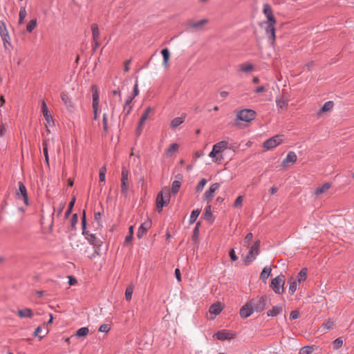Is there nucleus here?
Here are the masks:
<instances>
[{
    "instance_id": "obj_32",
    "label": "nucleus",
    "mask_w": 354,
    "mask_h": 354,
    "mask_svg": "<svg viewBox=\"0 0 354 354\" xmlns=\"http://www.w3.org/2000/svg\"><path fill=\"white\" fill-rule=\"evenodd\" d=\"M61 98L63 102L64 103L65 106L67 107V109H70L73 107V104L71 102V100L68 95L65 93H61Z\"/></svg>"
},
{
    "instance_id": "obj_10",
    "label": "nucleus",
    "mask_w": 354,
    "mask_h": 354,
    "mask_svg": "<svg viewBox=\"0 0 354 354\" xmlns=\"http://www.w3.org/2000/svg\"><path fill=\"white\" fill-rule=\"evenodd\" d=\"M259 246L260 241H257L250 248L248 254L245 257L244 259L246 264H249L256 259V256L258 254Z\"/></svg>"
},
{
    "instance_id": "obj_56",
    "label": "nucleus",
    "mask_w": 354,
    "mask_h": 354,
    "mask_svg": "<svg viewBox=\"0 0 354 354\" xmlns=\"http://www.w3.org/2000/svg\"><path fill=\"white\" fill-rule=\"evenodd\" d=\"M87 239L89 243L93 245H96L97 244L96 237L93 234L89 235V237H88Z\"/></svg>"
},
{
    "instance_id": "obj_61",
    "label": "nucleus",
    "mask_w": 354,
    "mask_h": 354,
    "mask_svg": "<svg viewBox=\"0 0 354 354\" xmlns=\"http://www.w3.org/2000/svg\"><path fill=\"white\" fill-rule=\"evenodd\" d=\"M71 225L73 227L77 222V214H74L71 218Z\"/></svg>"
},
{
    "instance_id": "obj_60",
    "label": "nucleus",
    "mask_w": 354,
    "mask_h": 354,
    "mask_svg": "<svg viewBox=\"0 0 354 354\" xmlns=\"http://www.w3.org/2000/svg\"><path fill=\"white\" fill-rule=\"evenodd\" d=\"M175 275H176V279L178 282L181 281V274H180V271L178 268H176L175 270Z\"/></svg>"
},
{
    "instance_id": "obj_20",
    "label": "nucleus",
    "mask_w": 354,
    "mask_h": 354,
    "mask_svg": "<svg viewBox=\"0 0 354 354\" xmlns=\"http://www.w3.org/2000/svg\"><path fill=\"white\" fill-rule=\"evenodd\" d=\"M333 106L334 103L333 101H328L325 102L323 106L317 113V116L318 118H321L324 113L330 111L333 109Z\"/></svg>"
},
{
    "instance_id": "obj_13",
    "label": "nucleus",
    "mask_w": 354,
    "mask_h": 354,
    "mask_svg": "<svg viewBox=\"0 0 354 354\" xmlns=\"http://www.w3.org/2000/svg\"><path fill=\"white\" fill-rule=\"evenodd\" d=\"M263 13L266 18L265 21L277 23V19L273 14L272 9L268 3H264L263 5Z\"/></svg>"
},
{
    "instance_id": "obj_25",
    "label": "nucleus",
    "mask_w": 354,
    "mask_h": 354,
    "mask_svg": "<svg viewBox=\"0 0 354 354\" xmlns=\"http://www.w3.org/2000/svg\"><path fill=\"white\" fill-rule=\"evenodd\" d=\"M92 98H93V108L99 106V94L97 92V86L93 85L92 86Z\"/></svg>"
},
{
    "instance_id": "obj_3",
    "label": "nucleus",
    "mask_w": 354,
    "mask_h": 354,
    "mask_svg": "<svg viewBox=\"0 0 354 354\" xmlns=\"http://www.w3.org/2000/svg\"><path fill=\"white\" fill-rule=\"evenodd\" d=\"M277 23L270 21H263L261 27L265 30L268 40L272 46H274L276 40L275 26Z\"/></svg>"
},
{
    "instance_id": "obj_30",
    "label": "nucleus",
    "mask_w": 354,
    "mask_h": 354,
    "mask_svg": "<svg viewBox=\"0 0 354 354\" xmlns=\"http://www.w3.org/2000/svg\"><path fill=\"white\" fill-rule=\"evenodd\" d=\"M276 104H277V106L279 109H287V107H288V100L283 97H277Z\"/></svg>"
},
{
    "instance_id": "obj_31",
    "label": "nucleus",
    "mask_w": 354,
    "mask_h": 354,
    "mask_svg": "<svg viewBox=\"0 0 354 354\" xmlns=\"http://www.w3.org/2000/svg\"><path fill=\"white\" fill-rule=\"evenodd\" d=\"M282 311V307L280 306H275L272 309L267 311L268 316L274 317L277 316Z\"/></svg>"
},
{
    "instance_id": "obj_16",
    "label": "nucleus",
    "mask_w": 354,
    "mask_h": 354,
    "mask_svg": "<svg viewBox=\"0 0 354 354\" xmlns=\"http://www.w3.org/2000/svg\"><path fill=\"white\" fill-rule=\"evenodd\" d=\"M214 337L218 340H225L234 338V334L227 330H221L214 334Z\"/></svg>"
},
{
    "instance_id": "obj_15",
    "label": "nucleus",
    "mask_w": 354,
    "mask_h": 354,
    "mask_svg": "<svg viewBox=\"0 0 354 354\" xmlns=\"http://www.w3.org/2000/svg\"><path fill=\"white\" fill-rule=\"evenodd\" d=\"M331 186L332 184L328 182L317 186L315 189L314 196L317 198L321 195L326 194L330 189Z\"/></svg>"
},
{
    "instance_id": "obj_55",
    "label": "nucleus",
    "mask_w": 354,
    "mask_h": 354,
    "mask_svg": "<svg viewBox=\"0 0 354 354\" xmlns=\"http://www.w3.org/2000/svg\"><path fill=\"white\" fill-rule=\"evenodd\" d=\"M74 203H75V199H73L71 202H70L69 205H68V208L67 211L65 213V217L66 218H67L68 216V215L71 214V212L72 208L73 207Z\"/></svg>"
},
{
    "instance_id": "obj_28",
    "label": "nucleus",
    "mask_w": 354,
    "mask_h": 354,
    "mask_svg": "<svg viewBox=\"0 0 354 354\" xmlns=\"http://www.w3.org/2000/svg\"><path fill=\"white\" fill-rule=\"evenodd\" d=\"M288 283H289V293L290 295H293L295 291L297 290V284L299 283L297 280L294 278V277H291L289 281H288Z\"/></svg>"
},
{
    "instance_id": "obj_18",
    "label": "nucleus",
    "mask_w": 354,
    "mask_h": 354,
    "mask_svg": "<svg viewBox=\"0 0 354 354\" xmlns=\"http://www.w3.org/2000/svg\"><path fill=\"white\" fill-rule=\"evenodd\" d=\"M151 227V221H146L140 226L138 231L137 232V236L138 239H141L144 234L147 232V231Z\"/></svg>"
},
{
    "instance_id": "obj_39",
    "label": "nucleus",
    "mask_w": 354,
    "mask_h": 354,
    "mask_svg": "<svg viewBox=\"0 0 354 354\" xmlns=\"http://www.w3.org/2000/svg\"><path fill=\"white\" fill-rule=\"evenodd\" d=\"M314 350V346H304L299 350V354H311Z\"/></svg>"
},
{
    "instance_id": "obj_26",
    "label": "nucleus",
    "mask_w": 354,
    "mask_h": 354,
    "mask_svg": "<svg viewBox=\"0 0 354 354\" xmlns=\"http://www.w3.org/2000/svg\"><path fill=\"white\" fill-rule=\"evenodd\" d=\"M223 309V306L221 303H215L212 304L209 309V313L210 314H214V315H217L220 314Z\"/></svg>"
},
{
    "instance_id": "obj_51",
    "label": "nucleus",
    "mask_w": 354,
    "mask_h": 354,
    "mask_svg": "<svg viewBox=\"0 0 354 354\" xmlns=\"http://www.w3.org/2000/svg\"><path fill=\"white\" fill-rule=\"evenodd\" d=\"M41 332V326H38L35 332H34V336L35 337H39V339H42L48 332V329H46L45 333L43 335H40V333Z\"/></svg>"
},
{
    "instance_id": "obj_17",
    "label": "nucleus",
    "mask_w": 354,
    "mask_h": 354,
    "mask_svg": "<svg viewBox=\"0 0 354 354\" xmlns=\"http://www.w3.org/2000/svg\"><path fill=\"white\" fill-rule=\"evenodd\" d=\"M41 111L46 121V127L53 123L52 116L50 115L47 105L44 101L41 102Z\"/></svg>"
},
{
    "instance_id": "obj_29",
    "label": "nucleus",
    "mask_w": 354,
    "mask_h": 354,
    "mask_svg": "<svg viewBox=\"0 0 354 354\" xmlns=\"http://www.w3.org/2000/svg\"><path fill=\"white\" fill-rule=\"evenodd\" d=\"M161 54L163 57V66L165 68L168 67V63L170 57V52L168 48H164L161 50Z\"/></svg>"
},
{
    "instance_id": "obj_34",
    "label": "nucleus",
    "mask_w": 354,
    "mask_h": 354,
    "mask_svg": "<svg viewBox=\"0 0 354 354\" xmlns=\"http://www.w3.org/2000/svg\"><path fill=\"white\" fill-rule=\"evenodd\" d=\"M307 274H308V269L304 268L299 272L296 279L297 280V281L299 283L303 282L306 279Z\"/></svg>"
},
{
    "instance_id": "obj_54",
    "label": "nucleus",
    "mask_w": 354,
    "mask_h": 354,
    "mask_svg": "<svg viewBox=\"0 0 354 354\" xmlns=\"http://www.w3.org/2000/svg\"><path fill=\"white\" fill-rule=\"evenodd\" d=\"M110 330V326L108 324H102L99 328V331L102 333H108Z\"/></svg>"
},
{
    "instance_id": "obj_58",
    "label": "nucleus",
    "mask_w": 354,
    "mask_h": 354,
    "mask_svg": "<svg viewBox=\"0 0 354 354\" xmlns=\"http://www.w3.org/2000/svg\"><path fill=\"white\" fill-rule=\"evenodd\" d=\"M266 91V88L264 86H257L255 89H254V92L255 93H261Z\"/></svg>"
},
{
    "instance_id": "obj_64",
    "label": "nucleus",
    "mask_w": 354,
    "mask_h": 354,
    "mask_svg": "<svg viewBox=\"0 0 354 354\" xmlns=\"http://www.w3.org/2000/svg\"><path fill=\"white\" fill-rule=\"evenodd\" d=\"M131 63V60L130 59H128L127 61H125L124 62V72H128L129 71V64Z\"/></svg>"
},
{
    "instance_id": "obj_22",
    "label": "nucleus",
    "mask_w": 354,
    "mask_h": 354,
    "mask_svg": "<svg viewBox=\"0 0 354 354\" xmlns=\"http://www.w3.org/2000/svg\"><path fill=\"white\" fill-rule=\"evenodd\" d=\"M91 31H92V36L93 41L95 42V47L98 46L99 45V39H100V32L98 26L95 24H93L91 25Z\"/></svg>"
},
{
    "instance_id": "obj_7",
    "label": "nucleus",
    "mask_w": 354,
    "mask_h": 354,
    "mask_svg": "<svg viewBox=\"0 0 354 354\" xmlns=\"http://www.w3.org/2000/svg\"><path fill=\"white\" fill-rule=\"evenodd\" d=\"M129 188V171L125 167L122 168L121 171V192L127 195Z\"/></svg>"
},
{
    "instance_id": "obj_38",
    "label": "nucleus",
    "mask_w": 354,
    "mask_h": 354,
    "mask_svg": "<svg viewBox=\"0 0 354 354\" xmlns=\"http://www.w3.org/2000/svg\"><path fill=\"white\" fill-rule=\"evenodd\" d=\"M271 268H269V267H265L261 273V275H260V277L261 279L263 280V281H266L268 277L270 276V273H271Z\"/></svg>"
},
{
    "instance_id": "obj_2",
    "label": "nucleus",
    "mask_w": 354,
    "mask_h": 354,
    "mask_svg": "<svg viewBox=\"0 0 354 354\" xmlns=\"http://www.w3.org/2000/svg\"><path fill=\"white\" fill-rule=\"evenodd\" d=\"M170 201V189L165 187L158 193L156 198V207L159 212L162 211L164 206L167 205Z\"/></svg>"
},
{
    "instance_id": "obj_49",
    "label": "nucleus",
    "mask_w": 354,
    "mask_h": 354,
    "mask_svg": "<svg viewBox=\"0 0 354 354\" xmlns=\"http://www.w3.org/2000/svg\"><path fill=\"white\" fill-rule=\"evenodd\" d=\"M243 197L242 196H238L234 201V207L241 208L243 205Z\"/></svg>"
},
{
    "instance_id": "obj_1",
    "label": "nucleus",
    "mask_w": 354,
    "mask_h": 354,
    "mask_svg": "<svg viewBox=\"0 0 354 354\" xmlns=\"http://www.w3.org/2000/svg\"><path fill=\"white\" fill-rule=\"evenodd\" d=\"M228 142L225 140L218 142L214 145L212 151L209 153V156L212 158L213 162L221 164L223 160V156L221 155L227 148Z\"/></svg>"
},
{
    "instance_id": "obj_46",
    "label": "nucleus",
    "mask_w": 354,
    "mask_h": 354,
    "mask_svg": "<svg viewBox=\"0 0 354 354\" xmlns=\"http://www.w3.org/2000/svg\"><path fill=\"white\" fill-rule=\"evenodd\" d=\"M200 214V210L199 209H194L192 211V212L191 213V215H190V218H189V223H194L196 218H198V216H199Z\"/></svg>"
},
{
    "instance_id": "obj_42",
    "label": "nucleus",
    "mask_w": 354,
    "mask_h": 354,
    "mask_svg": "<svg viewBox=\"0 0 354 354\" xmlns=\"http://www.w3.org/2000/svg\"><path fill=\"white\" fill-rule=\"evenodd\" d=\"M37 26V19H33L28 22L26 26V30L28 32H31Z\"/></svg>"
},
{
    "instance_id": "obj_9",
    "label": "nucleus",
    "mask_w": 354,
    "mask_h": 354,
    "mask_svg": "<svg viewBox=\"0 0 354 354\" xmlns=\"http://www.w3.org/2000/svg\"><path fill=\"white\" fill-rule=\"evenodd\" d=\"M283 141V136L277 135L275 136H273L272 138L267 140L263 143V147L267 150L272 149L279 145H280Z\"/></svg>"
},
{
    "instance_id": "obj_48",
    "label": "nucleus",
    "mask_w": 354,
    "mask_h": 354,
    "mask_svg": "<svg viewBox=\"0 0 354 354\" xmlns=\"http://www.w3.org/2000/svg\"><path fill=\"white\" fill-rule=\"evenodd\" d=\"M133 292V286H129L127 288L126 291H125V298L127 301H130L131 299Z\"/></svg>"
},
{
    "instance_id": "obj_57",
    "label": "nucleus",
    "mask_w": 354,
    "mask_h": 354,
    "mask_svg": "<svg viewBox=\"0 0 354 354\" xmlns=\"http://www.w3.org/2000/svg\"><path fill=\"white\" fill-rule=\"evenodd\" d=\"M299 313L298 310H292L291 311L290 314V318L292 319H296L299 318Z\"/></svg>"
},
{
    "instance_id": "obj_35",
    "label": "nucleus",
    "mask_w": 354,
    "mask_h": 354,
    "mask_svg": "<svg viewBox=\"0 0 354 354\" xmlns=\"http://www.w3.org/2000/svg\"><path fill=\"white\" fill-rule=\"evenodd\" d=\"M149 115H147V114L145 113H143L140 119V122H139V124H138V129L136 130V132L138 133V135H140L142 130V127L145 122V121L147 120Z\"/></svg>"
},
{
    "instance_id": "obj_36",
    "label": "nucleus",
    "mask_w": 354,
    "mask_h": 354,
    "mask_svg": "<svg viewBox=\"0 0 354 354\" xmlns=\"http://www.w3.org/2000/svg\"><path fill=\"white\" fill-rule=\"evenodd\" d=\"M185 121V116L174 118L170 124L171 128H176L180 125Z\"/></svg>"
},
{
    "instance_id": "obj_41",
    "label": "nucleus",
    "mask_w": 354,
    "mask_h": 354,
    "mask_svg": "<svg viewBox=\"0 0 354 354\" xmlns=\"http://www.w3.org/2000/svg\"><path fill=\"white\" fill-rule=\"evenodd\" d=\"M27 15L26 10L25 7H21L19 11V24H22L24 23V20L26 18Z\"/></svg>"
},
{
    "instance_id": "obj_19",
    "label": "nucleus",
    "mask_w": 354,
    "mask_h": 354,
    "mask_svg": "<svg viewBox=\"0 0 354 354\" xmlns=\"http://www.w3.org/2000/svg\"><path fill=\"white\" fill-rule=\"evenodd\" d=\"M253 312V308L250 305V303L248 302L244 306H243L240 309V315L243 318H247L250 317Z\"/></svg>"
},
{
    "instance_id": "obj_33",
    "label": "nucleus",
    "mask_w": 354,
    "mask_h": 354,
    "mask_svg": "<svg viewBox=\"0 0 354 354\" xmlns=\"http://www.w3.org/2000/svg\"><path fill=\"white\" fill-rule=\"evenodd\" d=\"M178 149V145L176 143H174L169 146V147L167 149L165 152V155L167 157L171 156L174 153H175Z\"/></svg>"
},
{
    "instance_id": "obj_12",
    "label": "nucleus",
    "mask_w": 354,
    "mask_h": 354,
    "mask_svg": "<svg viewBox=\"0 0 354 354\" xmlns=\"http://www.w3.org/2000/svg\"><path fill=\"white\" fill-rule=\"evenodd\" d=\"M0 35L3 41L5 48H7L8 46H10V37L6 24L3 21H0Z\"/></svg>"
},
{
    "instance_id": "obj_45",
    "label": "nucleus",
    "mask_w": 354,
    "mask_h": 354,
    "mask_svg": "<svg viewBox=\"0 0 354 354\" xmlns=\"http://www.w3.org/2000/svg\"><path fill=\"white\" fill-rule=\"evenodd\" d=\"M343 345L342 337H338L333 342V346L334 349L337 350L340 348Z\"/></svg>"
},
{
    "instance_id": "obj_24",
    "label": "nucleus",
    "mask_w": 354,
    "mask_h": 354,
    "mask_svg": "<svg viewBox=\"0 0 354 354\" xmlns=\"http://www.w3.org/2000/svg\"><path fill=\"white\" fill-rule=\"evenodd\" d=\"M17 315L21 318H31L34 313L30 308H25L17 310Z\"/></svg>"
},
{
    "instance_id": "obj_52",
    "label": "nucleus",
    "mask_w": 354,
    "mask_h": 354,
    "mask_svg": "<svg viewBox=\"0 0 354 354\" xmlns=\"http://www.w3.org/2000/svg\"><path fill=\"white\" fill-rule=\"evenodd\" d=\"M253 238V234L252 233H248L245 237L244 238V240H243V244L244 245H248L249 244V243L252 241Z\"/></svg>"
},
{
    "instance_id": "obj_21",
    "label": "nucleus",
    "mask_w": 354,
    "mask_h": 354,
    "mask_svg": "<svg viewBox=\"0 0 354 354\" xmlns=\"http://www.w3.org/2000/svg\"><path fill=\"white\" fill-rule=\"evenodd\" d=\"M335 323L334 321L331 319H328L319 327V331L322 333H326L329 330L333 328L335 326Z\"/></svg>"
},
{
    "instance_id": "obj_8",
    "label": "nucleus",
    "mask_w": 354,
    "mask_h": 354,
    "mask_svg": "<svg viewBox=\"0 0 354 354\" xmlns=\"http://www.w3.org/2000/svg\"><path fill=\"white\" fill-rule=\"evenodd\" d=\"M19 189L16 191V197L18 200H21L26 206L29 205L28 192L26 187L23 183H18Z\"/></svg>"
},
{
    "instance_id": "obj_11",
    "label": "nucleus",
    "mask_w": 354,
    "mask_h": 354,
    "mask_svg": "<svg viewBox=\"0 0 354 354\" xmlns=\"http://www.w3.org/2000/svg\"><path fill=\"white\" fill-rule=\"evenodd\" d=\"M208 19H203L199 21H189L187 23V29L201 30L209 23Z\"/></svg>"
},
{
    "instance_id": "obj_62",
    "label": "nucleus",
    "mask_w": 354,
    "mask_h": 354,
    "mask_svg": "<svg viewBox=\"0 0 354 354\" xmlns=\"http://www.w3.org/2000/svg\"><path fill=\"white\" fill-rule=\"evenodd\" d=\"M134 97L133 96L131 97H129L127 100H126V102H125V104L124 106V110H125L127 109V106H129L131 104V102H132L133 99Z\"/></svg>"
},
{
    "instance_id": "obj_43",
    "label": "nucleus",
    "mask_w": 354,
    "mask_h": 354,
    "mask_svg": "<svg viewBox=\"0 0 354 354\" xmlns=\"http://www.w3.org/2000/svg\"><path fill=\"white\" fill-rule=\"evenodd\" d=\"M207 182V181L205 178H202L196 187V192L197 193H201L205 186Z\"/></svg>"
},
{
    "instance_id": "obj_5",
    "label": "nucleus",
    "mask_w": 354,
    "mask_h": 354,
    "mask_svg": "<svg viewBox=\"0 0 354 354\" xmlns=\"http://www.w3.org/2000/svg\"><path fill=\"white\" fill-rule=\"evenodd\" d=\"M266 297L262 296L251 299L249 303L255 312L263 311L266 306Z\"/></svg>"
},
{
    "instance_id": "obj_47",
    "label": "nucleus",
    "mask_w": 354,
    "mask_h": 354,
    "mask_svg": "<svg viewBox=\"0 0 354 354\" xmlns=\"http://www.w3.org/2000/svg\"><path fill=\"white\" fill-rule=\"evenodd\" d=\"M204 217L207 221H210L211 220V218L212 217V210H211V206L210 205H207L205 207V211L204 212Z\"/></svg>"
},
{
    "instance_id": "obj_53",
    "label": "nucleus",
    "mask_w": 354,
    "mask_h": 354,
    "mask_svg": "<svg viewBox=\"0 0 354 354\" xmlns=\"http://www.w3.org/2000/svg\"><path fill=\"white\" fill-rule=\"evenodd\" d=\"M102 123H103L104 131H107V130H108V120H107V115H106V113H104L103 114Z\"/></svg>"
},
{
    "instance_id": "obj_40",
    "label": "nucleus",
    "mask_w": 354,
    "mask_h": 354,
    "mask_svg": "<svg viewBox=\"0 0 354 354\" xmlns=\"http://www.w3.org/2000/svg\"><path fill=\"white\" fill-rule=\"evenodd\" d=\"M89 330L87 327H82L76 331L77 337H86L88 334Z\"/></svg>"
},
{
    "instance_id": "obj_37",
    "label": "nucleus",
    "mask_w": 354,
    "mask_h": 354,
    "mask_svg": "<svg viewBox=\"0 0 354 354\" xmlns=\"http://www.w3.org/2000/svg\"><path fill=\"white\" fill-rule=\"evenodd\" d=\"M50 142L49 140H44L43 142V151L44 155L45 156V161L47 165H49V158H48V147Z\"/></svg>"
},
{
    "instance_id": "obj_6",
    "label": "nucleus",
    "mask_w": 354,
    "mask_h": 354,
    "mask_svg": "<svg viewBox=\"0 0 354 354\" xmlns=\"http://www.w3.org/2000/svg\"><path fill=\"white\" fill-rule=\"evenodd\" d=\"M255 116L256 112L252 109H243L236 112V118L246 122L253 120Z\"/></svg>"
},
{
    "instance_id": "obj_27",
    "label": "nucleus",
    "mask_w": 354,
    "mask_h": 354,
    "mask_svg": "<svg viewBox=\"0 0 354 354\" xmlns=\"http://www.w3.org/2000/svg\"><path fill=\"white\" fill-rule=\"evenodd\" d=\"M254 70V65L250 63H243L239 66L238 71L242 73H250Z\"/></svg>"
},
{
    "instance_id": "obj_23",
    "label": "nucleus",
    "mask_w": 354,
    "mask_h": 354,
    "mask_svg": "<svg viewBox=\"0 0 354 354\" xmlns=\"http://www.w3.org/2000/svg\"><path fill=\"white\" fill-rule=\"evenodd\" d=\"M297 156L293 151H289L286 158L282 162V166L286 167L288 163H295L297 161Z\"/></svg>"
},
{
    "instance_id": "obj_44",
    "label": "nucleus",
    "mask_w": 354,
    "mask_h": 354,
    "mask_svg": "<svg viewBox=\"0 0 354 354\" xmlns=\"http://www.w3.org/2000/svg\"><path fill=\"white\" fill-rule=\"evenodd\" d=\"M181 186V183L178 180H174L172 183V186H171V192L174 194H176L178 193V192L179 191V189Z\"/></svg>"
},
{
    "instance_id": "obj_4",
    "label": "nucleus",
    "mask_w": 354,
    "mask_h": 354,
    "mask_svg": "<svg viewBox=\"0 0 354 354\" xmlns=\"http://www.w3.org/2000/svg\"><path fill=\"white\" fill-rule=\"evenodd\" d=\"M285 281V276L280 274L272 279L270 287L272 288L275 293L281 294L284 290L283 286Z\"/></svg>"
},
{
    "instance_id": "obj_14",
    "label": "nucleus",
    "mask_w": 354,
    "mask_h": 354,
    "mask_svg": "<svg viewBox=\"0 0 354 354\" xmlns=\"http://www.w3.org/2000/svg\"><path fill=\"white\" fill-rule=\"evenodd\" d=\"M220 185L217 183L212 184L209 188L204 194V199L209 203L212 201L214 196V193L218 189Z\"/></svg>"
},
{
    "instance_id": "obj_63",
    "label": "nucleus",
    "mask_w": 354,
    "mask_h": 354,
    "mask_svg": "<svg viewBox=\"0 0 354 354\" xmlns=\"http://www.w3.org/2000/svg\"><path fill=\"white\" fill-rule=\"evenodd\" d=\"M230 257L232 261H234L237 260V257L235 254V252H234V250H230Z\"/></svg>"
},
{
    "instance_id": "obj_59",
    "label": "nucleus",
    "mask_w": 354,
    "mask_h": 354,
    "mask_svg": "<svg viewBox=\"0 0 354 354\" xmlns=\"http://www.w3.org/2000/svg\"><path fill=\"white\" fill-rule=\"evenodd\" d=\"M139 94L138 84V81L136 82L135 85L133 86V97H135Z\"/></svg>"
},
{
    "instance_id": "obj_50",
    "label": "nucleus",
    "mask_w": 354,
    "mask_h": 354,
    "mask_svg": "<svg viewBox=\"0 0 354 354\" xmlns=\"http://www.w3.org/2000/svg\"><path fill=\"white\" fill-rule=\"evenodd\" d=\"M106 172V167H102L100 169V173H99V178H100V180L101 182H104L105 180Z\"/></svg>"
}]
</instances>
